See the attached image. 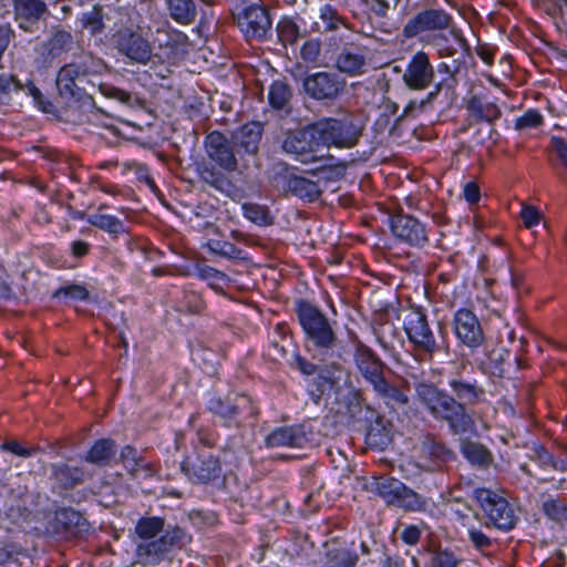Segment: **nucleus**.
Here are the masks:
<instances>
[{
    "mask_svg": "<svg viewBox=\"0 0 567 567\" xmlns=\"http://www.w3.org/2000/svg\"><path fill=\"white\" fill-rule=\"evenodd\" d=\"M55 297L64 296L74 300H86L89 298V291L84 286L81 285H70L65 287L59 288L55 293Z\"/></svg>",
    "mask_w": 567,
    "mask_h": 567,
    "instance_id": "46",
    "label": "nucleus"
},
{
    "mask_svg": "<svg viewBox=\"0 0 567 567\" xmlns=\"http://www.w3.org/2000/svg\"><path fill=\"white\" fill-rule=\"evenodd\" d=\"M310 126L317 147H352L357 143V137L350 132V125L347 122L321 118Z\"/></svg>",
    "mask_w": 567,
    "mask_h": 567,
    "instance_id": "6",
    "label": "nucleus"
},
{
    "mask_svg": "<svg viewBox=\"0 0 567 567\" xmlns=\"http://www.w3.org/2000/svg\"><path fill=\"white\" fill-rule=\"evenodd\" d=\"M0 449L20 457H30L38 451L37 447H25L18 441H7L0 445Z\"/></svg>",
    "mask_w": 567,
    "mask_h": 567,
    "instance_id": "48",
    "label": "nucleus"
},
{
    "mask_svg": "<svg viewBox=\"0 0 567 567\" xmlns=\"http://www.w3.org/2000/svg\"><path fill=\"white\" fill-rule=\"evenodd\" d=\"M463 197L468 204H476L481 199V190L476 182H467L463 186Z\"/></svg>",
    "mask_w": 567,
    "mask_h": 567,
    "instance_id": "56",
    "label": "nucleus"
},
{
    "mask_svg": "<svg viewBox=\"0 0 567 567\" xmlns=\"http://www.w3.org/2000/svg\"><path fill=\"white\" fill-rule=\"evenodd\" d=\"M391 231L395 238L410 246L423 247L429 241L425 225L410 215L393 216Z\"/></svg>",
    "mask_w": 567,
    "mask_h": 567,
    "instance_id": "13",
    "label": "nucleus"
},
{
    "mask_svg": "<svg viewBox=\"0 0 567 567\" xmlns=\"http://www.w3.org/2000/svg\"><path fill=\"white\" fill-rule=\"evenodd\" d=\"M464 455L474 463L483 464L487 461V452L482 446L468 443L463 447Z\"/></svg>",
    "mask_w": 567,
    "mask_h": 567,
    "instance_id": "50",
    "label": "nucleus"
},
{
    "mask_svg": "<svg viewBox=\"0 0 567 567\" xmlns=\"http://www.w3.org/2000/svg\"><path fill=\"white\" fill-rule=\"evenodd\" d=\"M290 187L298 197L308 202H313L320 196L318 184L303 177H295L290 182Z\"/></svg>",
    "mask_w": 567,
    "mask_h": 567,
    "instance_id": "34",
    "label": "nucleus"
},
{
    "mask_svg": "<svg viewBox=\"0 0 567 567\" xmlns=\"http://www.w3.org/2000/svg\"><path fill=\"white\" fill-rule=\"evenodd\" d=\"M476 53L487 65H493L495 55L494 49L486 44H482L476 48Z\"/></svg>",
    "mask_w": 567,
    "mask_h": 567,
    "instance_id": "62",
    "label": "nucleus"
},
{
    "mask_svg": "<svg viewBox=\"0 0 567 567\" xmlns=\"http://www.w3.org/2000/svg\"><path fill=\"white\" fill-rule=\"evenodd\" d=\"M452 17L442 9H425L412 17L403 27L408 39L422 33L439 32L450 28Z\"/></svg>",
    "mask_w": 567,
    "mask_h": 567,
    "instance_id": "9",
    "label": "nucleus"
},
{
    "mask_svg": "<svg viewBox=\"0 0 567 567\" xmlns=\"http://www.w3.org/2000/svg\"><path fill=\"white\" fill-rule=\"evenodd\" d=\"M421 532L419 527L410 525L405 527L401 534L402 540L408 545H415L420 540Z\"/></svg>",
    "mask_w": 567,
    "mask_h": 567,
    "instance_id": "61",
    "label": "nucleus"
},
{
    "mask_svg": "<svg viewBox=\"0 0 567 567\" xmlns=\"http://www.w3.org/2000/svg\"><path fill=\"white\" fill-rule=\"evenodd\" d=\"M467 534L471 543L476 549L482 550L484 548H488L492 545V539L480 528L473 525L467 526Z\"/></svg>",
    "mask_w": 567,
    "mask_h": 567,
    "instance_id": "47",
    "label": "nucleus"
},
{
    "mask_svg": "<svg viewBox=\"0 0 567 567\" xmlns=\"http://www.w3.org/2000/svg\"><path fill=\"white\" fill-rule=\"evenodd\" d=\"M164 528V519L157 516L142 517L135 525V534L141 542L155 540Z\"/></svg>",
    "mask_w": 567,
    "mask_h": 567,
    "instance_id": "28",
    "label": "nucleus"
},
{
    "mask_svg": "<svg viewBox=\"0 0 567 567\" xmlns=\"http://www.w3.org/2000/svg\"><path fill=\"white\" fill-rule=\"evenodd\" d=\"M449 385L454 393L457 402L464 408L466 405H476L486 401L485 389L477 381H470L463 378L450 380Z\"/></svg>",
    "mask_w": 567,
    "mask_h": 567,
    "instance_id": "18",
    "label": "nucleus"
},
{
    "mask_svg": "<svg viewBox=\"0 0 567 567\" xmlns=\"http://www.w3.org/2000/svg\"><path fill=\"white\" fill-rule=\"evenodd\" d=\"M296 363H297L298 369L305 375H312L317 372V367L300 355H297Z\"/></svg>",
    "mask_w": 567,
    "mask_h": 567,
    "instance_id": "63",
    "label": "nucleus"
},
{
    "mask_svg": "<svg viewBox=\"0 0 567 567\" xmlns=\"http://www.w3.org/2000/svg\"><path fill=\"white\" fill-rule=\"evenodd\" d=\"M373 389L388 403L404 405L409 402V396L396 386L390 385L384 377L375 382Z\"/></svg>",
    "mask_w": 567,
    "mask_h": 567,
    "instance_id": "32",
    "label": "nucleus"
},
{
    "mask_svg": "<svg viewBox=\"0 0 567 567\" xmlns=\"http://www.w3.org/2000/svg\"><path fill=\"white\" fill-rule=\"evenodd\" d=\"M16 20L24 31H31V25L38 22L47 12L43 0H13Z\"/></svg>",
    "mask_w": 567,
    "mask_h": 567,
    "instance_id": "19",
    "label": "nucleus"
},
{
    "mask_svg": "<svg viewBox=\"0 0 567 567\" xmlns=\"http://www.w3.org/2000/svg\"><path fill=\"white\" fill-rule=\"evenodd\" d=\"M121 461L131 475L140 478L151 477L156 473L154 464L137 454V451L127 445L121 452Z\"/></svg>",
    "mask_w": 567,
    "mask_h": 567,
    "instance_id": "22",
    "label": "nucleus"
},
{
    "mask_svg": "<svg viewBox=\"0 0 567 567\" xmlns=\"http://www.w3.org/2000/svg\"><path fill=\"white\" fill-rule=\"evenodd\" d=\"M82 27L90 31L91 34L100 33L103 29V20L99 10L93 9L90 12L83 13L81 18Z\"/></svg>",
    "mask_w": 567,
    "mask_h": 567,
    "instance_id": "42",
    "label": "nucleus"
},
{
    "mask_svg": "<svg viewBox=\"0 0 567 567\" xmlns=\"http://www.w3.org/2000/svg\"><path fill=\"white\" fill-rule=\"evenodd\" d=\"M243 209L245 217L258 225H268L271 223V216L265 206L257 204H245Z\"/></svg>",
    "mask_w": 567,
    "mask_h": 567,
    "instance_id": "41",
    "label": "nucleus"
},
{
    "mask_svg": "<svg viewBox=\"0 0 567 567\" xmlns=\"http://www.w3.org/2000/svg\"><path fill=\"white\" fill-rule=\"evenodd\" d=\"M543 123V116L537 110H528L515 120V128L537 127Z\"/></svg>",
    "mask_w": 567,
    "mask_h": 567,
    "instance_id": "43",
    "label": "nucleus"
},
{
    "mask_svg": "<svg viewBox=\"0 0 567 567\" xmlns=\"http://www.w3.org/2000/svg\"><path fill=\"white\" fill-rule=\"evenodd\" d=\"M473 497L484 512L488 524L502 530H509L515 526L517 515L503 491L478 487L474 489Z\"/></svg>",
    "mask_w": 567,
    "mask_h": 567,
    "instance_id": "3",
    "label": "nucleus"
},
{
    "mask_svg": "<svg viewBox=\"0 0 567 567\" xmlns=\"http://www.w3.org/2000/svg\"><path fill=\"white\" fill-rule=\"evenodd\" d=\"M237 24L247 39L262 40L271 28V20L265 7L252 4L238 14Z\"/></svg>",
    "mask_w": 567,
    "mask_h": 567,
    "instance_id": "12",
    "label": "nucleus"
},
{
    "mask_svg": "<svg viewBox=\"0 0 567 567\" xmlns=\"http://www.w3.org/2000/svg\"><path fill=\"white\" fill-rule=\"evenodd\" d=\"M442 87H443V81L435 84L434 89L427 93L426 97L424 100H422L419 105H416L415 102H410L403 110V116H409V115H411L412 111L415 107L422 109L426 103H431L434 100H436Z\"/></svg>",
    "mask_w": 567,
    "mask_h": 567,
    "instance_id": "51",
    "label": "nucleus"
},
{
    "mask_svg": "<svg viewBox=\"0 0 567 567\" xmlns=\"http://www.w3.org/2000/svg\"><path fill=\"white\" fill-rule=\"evenodd\" d=\"M320 19L323 22L324 29L328 31L337 29L341 23V19L337 11L328 4L320 9Z\"/></svg>",
    "mask_w": 567,
    "mask_h": 567,
    "instance_id": "49",
    "label": "nucleus"
},
{
    "mask_svg": "<svg viewBox=\"0 0 567 567\" xmlns=\"http://www.w3.org/2000/svg\"><path fill=\"white\" fill-rule=\"evenodd\" d=\"M453 330L457 340L468 348H478L484 342V332L478 318L466 308L456 310Z\"/></svg>",
    "mask_w": 567,
    "mask_h": 567,
    "instance_id": "10",
    "label": "nucleus"
},
{
    "mask_svg": "<svg viewBox=\"0 0 567 567\" xmlns=\"http://www.w3.org/2000/svg\"><path fill=\"white\" fill-rule=\"evenodd\" d=\"M358 555L354 551L342 549L332 555L329 567H354Z\"/></svg>",
    "mask_w": 567,
    "mask_h": 567,
    "instance_id": "44",
    "label": "nucleus"
},
{
    "mask_svg": "<svg viewBox=\"0 0 567 567\" xmlns=\"http://www.w3.org/2000/svg\"><path fill=\"white\" fill-rule=\"evenodd\" d=\"M458 560L449 551L439 553L433 561V567H457Z\"/></svg>",
    "mask_w": 567,
    "mask_h": 567,
    "instance_id": "58",
    "label": "nucleus"
},
{
    "mask_svg": "<svg viewBox=\"0 0 567 567\" xmlns=\"http://www.w3.org/2000/svg\"><path fill=\"white\" fill-rule=\"evenodd\" d=\"M415 394L427 412L434 419L447 422L453 432H466L473 425L466 408L434 384L417 383Z\"/></svg>",
    "mask_w": 567,
    "mask_h": 567,
    "instance_id": "1",
    "label": "nucleus"
},
{
    "mask_svg": "<svg viewBox=\"0 0 567 567\" xmlns=\"http://www.w3.org/2000/svg\"><path fill=\"white\" fill-rule=\"evenodd\" d=\"M395 505L403 507L406 511L425 512L429 509L430 502L413 489L404 486V492L401 493Z\"/></svg>",
    "mask_w": 567,
    "mask_h": 567,
    "instance_id": "33",
    "label": "nucleus"
},
{
    "mask_svg": "<svg viewBox=\"0 0 567 567\" xmlns=\"http://www.w3.org/2000/svg\"><path fill=\"white\" fill-rule=\"evenodd\" d=\"M543 509L549 518L555 520L561 519L565 515V507L556 499H548L544 502Z\"/></svg>",
    "mask_w": 567,
    "mask_h": 567,
    "instance_id": "53",
    "label": "nucleus"
},
{
    "mask_svg": "<svg viewBox=\"0 0 567 567\" xmlns=\"http://www.w3.org/2000/svg\"><path fill=\"white\" fill-rule=\"evenodd\" d=\"M205 150L208 158L224 172L231 173L238 167L237 158L227 137L214 131L205 141Z\"/></svg>",
    "mask_w": 567,
    "mask_h": 567,
    "instance_id": "14",
    "label": "nucleus"
},
{
    "mask_svg": "<svg viewBox=\"0 0 567 567\" xmlns=\"http://www.w3.org/2000/svg\"><path fill=\"white\" fill-rule=\"evenodd\" d=\"M320 54V42L318 40H309L303 43L300 55L306 62H316Z\"/></svg>",
    "mask_w": 567,
    "mask_h": 567,
    "instance_id": "52",
    "label": "nucleus"
},
{
    "mask_svg": "<svg viewBox=\"0 0 567 567\" xmlns=\"http://www.w3.org/2000/svg\"><path fill=\"white\" fill-rule=\"evenodd\" d=\"M181 539V530L166 532L155 540L140 542L136 545V561L144 567L159 565L172 550L174 544Z\"/></svg>",
    "mask_w": 567,
    "mask_h": 567,
    "instance_id": "7",
    "label": "nucleus"
},
{
    "mask_svg": "<svg viewBox=\"0 0 567 567\" xmlns=\"http://www.w3.org/2000/svg\"><path fill=\"white\" fill-rule=\"evenodd\" d=\"M291 99V91L288 84L276 81L271 84L268 93L269 104L276 110L285 109Z\"/></svg>",
    "mask_w": 567,
    "mask_h": 567,
    "instance_id": "35",
    "label": "nucleus"
},
{
    "mask_svg": "<svg viewBox=\"0 0 567 567\" xmlns=\"http://www.w3.org/2000/svg\"><path fill=\"white\" fill-rule=\"evenodd\" d=\"M344 85L343 80L329 72H317L303 81L305 91L316 100H333L343 91Z\"/></svg>",
    "mask_w": 567,
    "mask_h": 567,
    "instance_id": "15",
    "label": "nucleus"
},
{
    "mask_svg": "<svg viewBox=\"0 0 567 567\" xmlns=\"http://www.w3.org/2000/svg\"><path fill=\"white\" fill-rule=\"evenodd\" d=\"M317 148L311 126L288 133L282 142V150L302 163L315 162L317 157L313 155V152Z\"/></svg>",
    "mask_w": 567,
    "mask_h": 567,
    "instance_id": "16",
    "label": "nucleus"
},
{
    "mask_svg": "<svg viewBox=\"0 0 567 567\" xmlns=\"http://www.w3.org/2000/svg\"><path fill=\"white\" fill-rule=\"evenodd\" d=\"M262 131L264 126L260 122L246 123L233 133L234 143L246 153L255 154L258 151Z\"/></svg>",
    "mask_w": 567,
    "mask_h": 567,
    "instance_id": "21",
    "label": "nucleus"
},
{
    "mask_svg": "<svg viewBox=\"0 0 567 567\" xmlns=\"http://www.w3.org/2000/svg\"><path fill=\"white\" fill-rule=\"evenodd\" d=\"M181 470L195 484H210L223 477L219 456L205 451H196L194 456L185 457Z\"/></svg>",
    "mask_w": 567,
    "mask_h": 567,
    "instance_id": "5",
    "label": "nucleus"
},
{
    "mask_svg": "<svg viewBox=\"0 0 567 567\" xmlns=\"http://www.w3.org/2000/svg\"><path fill=\"white\" fill-rule=\"evenodd\" d=\"M355 363L364 377V379L372 384H375L378 380L383 378L382 373V363L375 357L370 348L367 346L359 343L355 348L354 352Z\"/></svg>",
    "mask_w": 567,
    "mask_h": 567,
    "instance_id": "20",
    "label": "nucleus"
},
{
    "mask_svg": "<svg viewBox=\"0 0 567 567\" xmlns=\"http://www.w3.org/2000/svg\"><path fill=\"white\" fill-rule=\"evenodd\" d=\"M470 114L477 121L493 122L501 117V110L495 102L484 95H473L466 103Z\"/></svg>",
    "mask_w": 567,
    "mask_h": 567,
    "instance_id": "23",
    "label": "nucleus"
},
{
    "mask_svg": "<svg viewBox=\"0 0 567 567\" xmlns=\"http://www.w3.org/2000/svg\"><path fill=\"white\" fill-rule=\"evenodd\" d=\"M87 223L113 235L124 233L123 221L112 215L101 213L92 214L87 217Z\"/></svg>",
    "mask_w": 567,
    "mask_h": 567,
    "instance_id": "31",
    "label": "nucleus"
},
{
    "mask_svg": "<svg viewBox=\"0 0 567 567\" xmlns=\"http://www.w3.org/2000/svg\"><path fill=\"white\" fill-rule=\"evenodd\" d=\"M296 442L297 436L291 427L276 429L266 439V444L269 447L295 446Z\"/></svg>",
    "mask_w": 567,
    "mask_h": 567,
    "instance_id": "37",
    "label": "nucleus"
},
{
    "mask_svg": "<svg viewBox=\"0 0 567 567\" xmlns=\"http://www.w3.org/2000/svg\"><path fill=\"white\" fill-rule=\"evenodd\" d=\"M206 246L209 251L223 257L238 258L240 256V250L234 244L223 239H208Z\"/></svg>",
    "mask_w": 567,
    "mask_h": 567,
    "instance_id": "39",
    "label": "nucleus"
},
{
    "mask_svg": "<svg viewBox=\"0 0 567 567\" xmlns=\"http://www.w3.org/2000/svg\"><path fill=\"white\" fill-rule=\"evenodd\" d=\"M434 78L435 71L430 55L424 51H417L409 60L402 81L412 91H423L433 83Z\"/></svg>",
    "mask_w": 567,
    "mask_h": 567,
    "instance_id": "8",
    "label": "nucleus"
},
{
    "mask_svg": "<svg viewBox=\"0 0 567 567\" xmlns=\"http://www.w3.org/2000/svg\"><path fill=\"white\" fill-rule=\"evenodd\" d=\"M72 42L73 38L70 32L59 30L45 42L44 51L49 58L54 59L66 52Z\"/></svg>",
    "mask_w": 567,
    "mask_h": 567,
    "instance_id": "29",
    "label": "nucleus"
},
{
    "mask_svg": "<svg viewBox=\"0 0 567 567\" xmlns=\"http://www.w3.org/2000/svg\"><path fill=\"white\" fill-rule=\"evenodd\" d=\"M404 484L394 477H381L374 483L375 492L388 504H396L402 492H404Z\"/></svg>",
    "mask_w": 567,
    "mask_h": 567,
    "instance_id": "27",
    "label": "nucleus"
},
{
    "mask_svg": "<svg viewBox=\"0 0 567 567\" xmlns=\"http://www.w3.org/2000/svg\"><path fill=\"white\" fill-rule=\"evenodd\" d=\"M535 455L537 456L539 463L544 467H553L557 468V463L554 461L553 456L540 445H536L533 449Z\"/></svg>",
    "mask_w": 567,
    "mask_h": 567,
    "instance_id": "60",
    "label": "nucleus"
},
{
    "mask_svg": "<svg viewBox=\"0 0 567 567\" xmlns=\"http://www.w3.org/2000/svg\"><path fill=\"white\" fill-rule=\"evenodd\" d=\"M208 409L226 421H231L238 415V408L235 404L223 401L220 398H213L209 401Z\"/></svg>",
    "mask_w": 567,
    "mask_h": 567,
    "instance_id": "40",
    "label": "nucleus"
},
{
    "mask_svg": "<svg viewBox=\"0 0 567 567\" xmlns=\"http://www.w3.org/2000/svg\"><path fill=\"white\" fill-rule=\"evenodd\" d=\"M113 455L114 442L107 439H101L90 449L85 460L96 465H105Z\"/></svg>",
    "mask_w": 567,
    "mask_h": 567,
    "instance_id": "30",
    "label": "nucleus"
},
{
    "mask_svg": "<svg viewBox=\"0 0 567 567\" xmlns=\"http://www.w3.org/2000/svg\"><path fill=\"white\" fill-rule=\"evenodd\" d=\"M296 313L306 340L316 349L331 350L337 346V332L327 316L315 305L299 299Z\"/></svg>",
    "mask_w": 567,
    "mask_h": 567,
    "instance_id": "2",
    "label": "nucleus"
},
{
    "mask_svg": "<svg viewBox=\"0 0 567 567\" xmlns=\"http://www.w3.org/2000/svg\"><path fill=\"white\" fill-rule=\"evenodd\" d=\"M403 329L413 349L426 354L430 359L440 349L436 338L430 328L427 316L420 307H412L403 320Z\"/></svg>",
    "mask_w": 567,
    "mask_h": 567,
    "instance_id": "4",
    "label": "nucleus"
},
{
    "mask_svg": "<svg viewBox=\"0 0 567 567\" xmlns=\"http://www.w3.org/2000/svg\"><path fill=\"white\" fill-rule=\"evenodd\" d=\"M551 145H553V148L555 150L557 156L561 161L563 165L567 169V141H565L561 137L553 136Z\"/></svg>",
    "mask_w": 567,
    "mask_h": 567,
    "instance_id": "59",
    "label": "nucleus"
},
{
    "mask_svg": "<svg viewBox=\"0 0 567 567\" xmlns=\"http://www.w3.org/2000/svg\"><path fill=\"white\" fill-rule=\"evenodd\" d=\"M115 47L130 60L146 64L152 56V48L147 40L132 29H120L114 35Z\"/></svg>",
    "mask_w": 567,
    "mask_h": 567,
    "instance_id": "11",
    "label": "nucleus"
},
{
    "mask_svg": "<svg viewBox=\"0 0 567 567\" xmlns=\"http://www.w3.org/2000/svg\"><path fill=\"white\" fill-rule=\"evenodd\" d=\"M165 3L175 22L187 25L195 21L197 9L194 0H165Z\"/></svg>",
    "mask_w": 567,
    "mask_h": 567,
    "instance_id": "25",
    "label": "nucleus"
},
{
    "mask_svg": "<svg viewBox=\"0 0 567 567\" xmlns=\"http://www.w3.org/2000/svg\"><path fill=\"white\" fill-rule=\"evenodd\" d=\"M197 173L202 182L217 190L225 192L231 186L230 179L224 171H218L209 164H199Z\"/></svg>",
    "mask_w": 567,
    "mask_h": 567,
    "instance_id": "26",
    "label": "nucleus"
},
{
    "mask_svg": "<svg viewBox=\"0 0 567 567\" xmlns=\"http://www.w3.org/2000/svg\"><path fill=\"white\" fill-rule=\"evenodd\" d=\"M21 89L22 85L16 76L6 73L0 74V97L9 96Z\"/></svg>",
    "mask_w": 567,
    "mask_h": 567,
    "instance_id": "45",
    "label": "nucleus"
},
{
    "mask_svg": "<svg viewBox=\"0 0 567 567\" xmlns=\"http://www.w3.org/2000/svg\"><path fill=\"white\" fill-rule=\"evenodd\" d=\"M199 277L205 280H219L224 278V274L213 267H204L199 269Z\"/></svg>",
    "mask_w": 567,
    "mask_h": 567,
    "instance_id": "64",
    "label": "nucleus"
},
{
    "mask_svg": "<svg viewBox=\"0 0 567 567\" xmlns=\"http://www.w3.org/2000/svg\"><path fill=\"white\" fill-rule=\"evenodd\" d=\"M520 217L524 226L527 228L536 226L540 219L539 212L533 206L523 207L520 212Z\"/></svg>",
    "mask_w": 567,
    "mask_h": 567,
    "instance_id": "54",
    "label": "nucleus"
},
{
    "mask_svg": "<svg viewBox=\"0 0 567 567\" xmlns=\"http://www.w3.org/2000/svg\"><path fill=\"white\" fill-rule=\"evenodd\" d=\"M53 475L63 486L72 487L83 481L84 473L78 467L62 465L54 467Z\"/></svg>",
    "mask_w": 567,
    "mask_h": 567,
    "instance_id": "36",
    "label": "nucleus"
},
{
    "mask_svg": "<svg viewBox=\"0 0 567 567\" xmlns=\"http://www.w3.org/2000/svg\"><path fill=\"white\" fill-rule=\"evenodd\" d=\"M379 16H385L391 6H396L400 0H363Z\"/></svg>",
    "mask_w": 567,
    "mask_h": 567,
    "instance_id": "57",
    "label": "nucleus"
},
{
    "mask_svg": "<svg viewBox=\"0 0 567 567\" xmlns=\"http://www.w3.org/2000/svg\"><path fill=\"white\" fill-rule=\"evenodd\" d=\"M277 33L284 45L293 44L300 37V30L297 23L290 18H284L277 25Z\"/></svg>",
    "mask_w": 567,
    "mask_h": 567,
    "instance_id": "38",
    "label": "nucleus"
},
{
    "mask_svg": "<svg viewBox=\"0 0 567 567\" xmlns=\"http://www.w3.org/2000/svg\"><path fill=\"white\" fill-rule=\"evenodd\" d=\"M336 65L342 73L359 75L364 72L367 65L365 55L359 49H344L338 55Z\"/></svg>",
    "mask_w": 567,
    "mask_h": 567,
    "instance_id": "24",
    "label": "nucleus"
},
{
    "mask_svg": "<svg viewBox=\"0 0 567 567\" xmlns=\"http://www.w3.org/2000/svg\"><path fill=\"white\" fill-rule=\"evenodd\" d=\"M87 70L79 63H69L62 66L56 76V87L61 96L65 99H80L81 89L76 80L86 76Z\"/></svg>",
    "mask_w": 567,
    "mask_h": 567,
    "instance_id": "17",
    "label": "nucleus"
},
{
    "mask_svg": "<svg viewBox=\"0 0 567 567\" xmlns=\"http://www.w3.org/2000/svg\"><path fill=\"white\" fill-rule=\"evenodd\" d=\"M13 37L14 31L9 23L0 24V61Z\"/></svg>",
    "mask_w": 567,
    "mask_h": 567,
    "instance_id": "55",
    "label": "nucleus"
}]
</instances>
